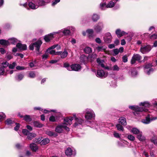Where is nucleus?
<instances>
[{"mask_svg": "<svg viewBox=\"0 0 157 157\" xmlns=\"http://www.w3.org/2000/svg\"><path fill=\"white\" fill-rule=\"evenodd\" d=\"M83 113L85 114V117L86 120V121L85 122L87 124H90L91 122L89 120L94 119L95 116L94 112L91 109H86L83 111Z\"/></svg>", "mask_w": 157, "mask_h": 157, "instance_id": "nucleus-1", "label": "nucleus"}, {"mask_svg": "<svg viewBox=\"0 0 157 157\" xmlns=\"http://www.w3.org/2000/svg\"><path fill=\"white\" fill-rule=\"evenodd\" d=\"M128 107L130 109L134 110L133 112L134 115L138 117L141 116L142 115V112H146L147 110V109L138 105H129Z\"/></svg>", "mask_w": 157, "mask_h": 157, "instance_id": "nucleus-2", "label": "nucleus"}, {"mask_svg": "<svg viewBox=\"0 0 157 157\" xmlns=\"http://www.w3.org/2000/svg\"><path fill=\"white\" fill-rule=\"evenodd\" d=\"M63 65L64 67L66 68L69 71H79L81 68L80 65L78 64H74L70 65L68 63H64Z\"/></svg>", "mask_w": 157, "mask_h": 157, "instance_id": "nucleus-3", "label": "nucleus"}, {"mask_svg": "<svg viewBox=\"0 0 157 157\" xmlns=\"http://www.w3.org/2000/svg\"><path fill=\"white\" fill-rule=\"evenodd\" d=\"M64 124L61 123L58 124L55 128V132L58 133H61L64 131L67 132L69 131V128Z\"/></svg>", "mask_w": 157, "mask_h": 157, "instance_id": "nucleus-4", "label": "nucleus"}, {"mask_svg": "<svg viewBox=\"0 0 157 157\" xmlns=\"http://www.w3.org/2000/svg\"><path fill=\"white\" fill-rule=\"evenodd\" d=\"M104 28V24L102 21H99L94 26V29L95 32L98 33L102 31Z\"/></svg>", "mask_w": 157, "mask_h": 157, "instance_id": "nucleus-5", "label": "nucleus"}, {"mask_svg": "<svg viewBox=\"0 0 157 157\" xmlns=\"http://www.w3.org/2000/svg\"><path fill=\"white\" fill-rule=\"evenodd\" d=\"M34 3L30 2L29 3V8L35 10L37 9L39 6H43V1L39 2H36L34 1Z\"/></svg>", "mask_w": 157, "mask_h": 157, "instance_id": "nucleus-6", "label": "nucleus"}, {"mask_svg": "<svg viewBox=\"0 0 157 157\" xmlns=\"http://www.w3.org/2000/svg\"><path fill=\"white\" fill-rule=\"evenodd\" d=\"M157 119V117H153L151 115L148 114L144 119L142 120V122L145 124H148L151 121Z\"/></svg>", "mask_w": 157, "mask_h": 157, "instance_id": "nucleus-7", "label": "nucleus"}, {"mask_svg": "<svg viewBox=\"0 0 157 157\" xmlns=\"http://www.w3.org/2000/svg\"><path fill=\"white\" fill-rule=\"evenodd\" d=\"M56 32H59V33H57V34L61 36H63V35L67 36L70 34V31L68 30L67 27L59 30Z\"/></svg>", "mask_w": 157, "mask_h": 157, "instance_id": "nucleus-8", "label": "nucleus"}, {"mask_svg": "<svg viewBox=\"0 0 157 157\" xmlns=\"http://www.w3.org/2000/svg\"><path fill=\"white\" fill-rule=\"evenodd\" d=\"M65 153L67 156H74L76 155V152L75 150H73L71 148L68 147L65 150Z\"/></svg>", "mask_w": 157, "mask_h": 157, "instance_id": "nucleus-9", "label": "nucleus"}, {"mask_svg": "<svg viewBox=\"0 0 157 157\" xmlns=\"http://www.w3.org/2000/svg\"><path fill=\"white\" fill-rule=\"evenodd\" d=\"M75 122L74 126L75 127L78 128L80 125H81L84 123V121L80 117H75Z\"/></svg>", "mask_w": 157, "mask_h": 157, "instance_id": "nucleus-10", "label": "nucleus"}, {"mask_svg": "<svg viewBox=\"0 0 157 157\" xmlns=\"http://www.w3.org/2000/svg\"><path fill=\"white\" fill-rule=\"evenodd\" d=\"M42 43V42L41 41L39 40L33 43L34 47L35 48V49L36 52V53L37 54H40V49Z\"/></svg>", "mask_w": 157, "mask_h": 157, "instance_id": "nucleus-11", "label": "nucleus"}, {"mask_svg": "<svg viewBox=\"0 0 157 157\" xmlns=\"http://www.w3.org/2000/svg\"><path fill=\"white\" fill-rule=\"evenodd\" d=\"M95 128L98 131L102 130V128L106 127V124L105 123L101 122H97L95 123Z\"/></svg>", "mask_w": 157, "mask_h": 157, "instance_id": "nucleus-12", "label": "nucleus"}, {"mask_svg": "<svg viewBox=\"0 0 157 157\" xmlns=\"http://www.w3.org/2000/svg\"><path fill=\"white\" fill-rule=\"evenodd\" d=\"M151 47L149 45L147 46H141L140 48V51L143 54H145L148 52L151 49Z\"/></svg>", "mask_w": 157, "mask_h": 157, "instance_id": "nucleus-13", "label": "nucleus"}, {"mask_svg": "<svg viewBox=\"0 0 157 157\" xmlns=\"http://www.w3.org/2000/svg\"><path fill=\"white\" fill-rule=\"evenodd\" d=\"M57 33H59L54 32L44 36V39L46 42H48L54 38V35Z\"/></svg>", "mask_w": 157, "mask_h": 157, "instance_id": "nucleus-14", "label": "nucleus"}, {"mask_svg": "<svg viewBox=\"0 0 157 157\" xmlns=\"http://www.w3.org/2000/svg\"><path fill=\"white\" fill-rule=\"evenodd\" d=\"M141 56L138 54H134L131 60V64H133L135 63L136 61H140L141 60Z\"/></svg>", "mask_w": 157, "mask_h": 157, "instance_id": "nucleus-15", "label": "nucleus"}, {"mask_svg": "<svg viewBox=\"0 0 157 157\" xmlns=\"http://www.w3.org/2000/svg\"><path fill=\"white\" fill-rule=\"evenodd\" d=\"M104 42L106 43H109L111 42L112 36L110 33H106L103 37Z\"/></svg>", "mask_w": 157, "mask_h": 157, "instance_id": "nucleus-16", "label": "nucleus"}, {"mask_svg": "<svg viewBox=\"0 0 157 157\" xmlns=\"http://www.w3.org/2000/svg\"><path fill=\"white\" fill-rule=\"evenodd\" d=\"M74 119V118L72 117H66L64 119V122L62 124H64V125L66 126L70 125L72 124V121Z\"/></svg>", "mask_w": 157, "mask_h": 157, "instance_id": "nucleus-17", "label": "nucleus"}, {"mask_svg": "<svg viewBox=\"0 0 157 157\" xmlns=\"http://www.w3.org/2000/svg\"><path fill=\"white\" fill-rule=\"evenodd\" d=\"M150 140L155 145L157 146V134L154 132H152Z\"/></svg>", "mask_w": 157, "mask_h": 157, "instance_id": "nucleus-18", "label": "nucleus"}, {"mask_svg": "<svg viewBox=\"0 0 157 157\" xmlns=\"http://www.w3.org/2000/svg\"><path fill=\"white\" fill-rule=\"evenodd\" d=\"M139 105L141 107L145 108L146 109V108H149L151 106V104L147 101H145L144 102H141L139 103ZM148 111V109H147Z\"/></svg>", "mask_w": 157, "mask_h": 157, "instance_id": "nucleus-19", "label": "nucleus"}, {"mask_svg": "<svg viewBox=\"0 0 157 157\" xmlns=\"http://www.w3.org/2000/svg\"><path fill=\"white\" fill-rule=\"evenodd\" d=\"M68 52L66 50H64L63 52H56V55L60 56V57L62 59H63L66 57L68 55Z\"/></svg>", "mask_w": 157, "mask_h": 157, "instance_id": "nucleus-20", "label": "nucleus"}, {"mask_svg": "<svg viewBox=\"0 0 157 157\" xmlns=\"http://www.w3.org/2000/svg\"><path fill=\"white\" fill-rule=\"evenodd\" d=\"M97 76L100 78L105 77V73L104 71L102 70H98L97 73Z\"/></svg>", "mask_w": 157, "mask_h": 157, "instance_id": "nucleus-21", "label": "nucleus"}, {"mask_svg": "<svg viewBox=\"0 0 157 157\" xmlns=\"http://www.w3.org/2000/svg\"><path fill=\"white\" fill-rule=\"evenodd\" d=\"M136 138L142 142H144L146 140V138L143 135V133L142 131L137 135Z\"/></svg>", "mask_w": 157, "mask_h": 157, "instance_id": "nucleus-22", "label": "nucleus"}, {"mask_svg": "<svg viewBox=\"0 0 157 157\" xmlns=\"http://www.w3.org/2000/svg\"><path fill=\"white\" fill-rule=\"evenodd\" d=\"M16 47L19 50H25L27 49V47L25 44H22L20 43L17 44Z\"/></svg>", "mask_w": 157, "mask_h": 157, "instance_id": "nucleus-23", "label": "nucleus"}, {"mask_svg": "<svg viewBox=\"0 0 157 157\" xmlns=\"http://www.w3.org/2000/svg\"><path fill=\"white\" fill-rule=\"evenodd\" d=\"M116 34L117 35L118 37H120L121 36L126 34L127 33L123 31H121L120 29H117L116 31Z\"/></svg>", "mask_w": 157, "mask_h": 157, "instance_id": "nucleus-24", "label": "nucleus"}, {"mask_svg": "<svg viewBox=\"0 0 157 157\" xmlns=\"http://www.w3.org/2000/svg\"><path fill=\"white\" fill-rule=\"evenodd\" d=\"M97 62L99 66H100L102 67L107 69V67H105L104 63V61L103 59H101L100 58H98L97 59Z\"/></svg>", "mask_w": 157, "mask_h": 157, "instance_id": "nucleus-25", "label": "nucleus"}, {"mask_svg": "<svg viewBox=\"0 0 157 157\" xmlns=\"http://www.w3.org/2000/svg\"><path fill=\"white\" fill-rule=\"evenodd\" d=\"M9 45L10 44H15L18 41V40L15 38H12L8 40Z\"/></svg>", "mask_w": 157, "mask_h": 157, "instance_id": "nucleus-26", "label": "nucleus"}, {"mask_svg": "<svg viewBox=\"0 0 157 157\" xmlns=\"http://www.w3.org/2000/svg\"><path fill=\"white\" fill-rule=\"evenodd\" d=\"M30 147L33 151H36L38 149L37 145L34 143H31L30 144Z\"/></svg>", "mask_w": 157, "mask_h": 157, "instance_id": "nucleus-27", "label": "nucleus"}, {"mask_svg": "<svg viewBox=\"0 0 157 157\" xmlns=\"http://www.w3.org/2000/svg\"><path fill=\"white\" fill-rule=\"evenodd\" d=\"M124 48L123 47H120L119 49L116 48L113 50V52L114 54L113 55L116 56L117 55L119 52H123Z\"/></svg>", "mask_w": 157, "mask_h": 157, "instance_id": "nucleus-28", "label": "nucleus"}, {"mask_svg": "<svg viewBox=\"0 0 157 157\" xmlns=\"http://www.w3.org/2000/svg\"><path fill=\"white\" fill-rule=\"evenodd\" d=\"M88 59L87 57L83 55H81L80 57L81 62L83 63L84 64H85L87 62Z\"/></svg>", "mask_w": 157, "mask_h": 157, "instance_id": "nucleus-29", "label": "nucleus"}, {"mask_svg": "<svg viewBox=\"0 0 157 157\" xmlns=\"http://www.w3.org/2000/svg\"><path fill=\"white\" fill-rule=\"evenodd\" d=\"M141 132V131L136 128H133L130 131V132L131 133L134 134L136 135H137Z\"/></svg>", "mask_w": 157, "mask_h": 157, "instance_id": "nucleus-30", "label": "nucleus"}, {"mask_svg": "<svg viewBox=\"0 0 157 157\" xmlns=\"http://www.w3.org/2000/svg\"><path fill=\"white\" fill-rule=\"evenodd\" d=\"M118 122L123 125H126L127 124L126 119L124 117H120L118 120Z\"/></svg>", "mask_w": 157, "mask_h": 157, "instance_id": "nucleus-31", "label": "nucleus"}, {"mask_svg": "<svg viewBox=\"0 0 157 157\" xmlns=\"http://www.w3.org/2000/svg\"><path fill=\"white\" fill-rule=\"evenodd\" d=\"M6 124L9 126L13 125L15 124V122L12 119L8 118L5 121Z\"/></svg>", "mask_w": 157, "mask_h": 157, "instance_id": "nucleus-32", "label": "nucleus"}, {"mask_svg": "<svg viewBox=\"0 0 157 157\" xmlns=\"http://www.w3.org/2000/svg\"><path fill=\"white\" fill-rule=\"evenodd\" d=\"M128 142L125 140H122L120 142H118V145L121 147H124L128 145Z\"/></svg>", "mask_w": 157, "mask_h": 157, "instance_id": "nucleus-33", "label": "nucleus"}, {"mask_svg": "<svg viewBox=\"0 0 157 157\" xmlns=\"http://www.w3.org/2000/svg\"><path fill=\"white\" fill-rule=\"evenodd\" d=\"M46 133L51 136L56 137L58 136V134L56 132L51 131H47L46 132Z\"/></svg>", "mask_w": 157, "mask_h": 157, "instance_id": "nucleus-34", "label": "nucleus"}, {"mask_svg": "<svg viewBox=\"0 0 157 157\" xmlns=\"http://www.w3.org/2000/svg\"><path fill=\"white\" fill-rule=\"evenodd\" d=\"M54 48H51V47L49 48L47 50V52L48 53H49L50 54L52 55H56V52L55 50H53Z\"/></svg>", "mask_w": 157, "mask_h": 157, "instance_id": "nucleus-35", "label": "nucleus"}, {"mask_svg": "<svg viewBox=\"0 0 157 157\" xmlns=\"http://www.w3.org/2000/svg\"><path fill=\"white\" fill-rule=\"evenodd\" d=\"M27 135V139L29 140H32L36 136V134L34 133H29Z\"/></svg>", "mask_w": 157, "mask_h": 157, "instance_id": "nucleus-36", "label": "nucleus"}, {"mask_svg": "<svg viewBox=\"0 0 157 157\" xmlns=\"http://www.w3.org/2000/svg\"><path fill=\"white\" fill-rule=\"evenodd\" d=\"M99 16L96 14H94L92 17V19L94 22L97 21L99 19Z\"/></svg>", "mask_w": 157, "mask_h": 157, "instance_id": "nucleus-37", "label": "nucleus"}, {"mask_svg": "<svg viewBox=\"0 0 157 157\" xmlns=\"http://www.w3.org/2000/svg\"><path fill=\"white\" fill-rule=\"evenodd\" d=\"M0 44L4 46H8L9 45L8 40H6L4 39L0 40Z\"/></svg>", "mask_w": 157, "mask_h": 157, "instance_id": "nucleus-38", "label": "nucleus"}, {"mask_svg": "<svg viewBox=\"0 0 157 157\" xmlns=\"http://www.w3.org/2000/svg\"><path fill=\"white\" fill-rule=\"evenodd\" d=\"M84 51L86 53L89 54L92 52V49L89 47H86L83 49Z\"/></svg>", "mask_w": 157, "mask_h": 157, "instance_id": "nucleus-39", "label": "nucleus"}, {"mask_svg": "<svg viewBox=\"0 0 157 157\" xmlns=\"http://www.w3.org/2000/svg\"><path fill=\"white\" fill-rule=\"evenodd\" d=\"M23 119L25 121L27 122H30L32 121V118L30 115H25L24 116Z\"/></svg>", "mask_w": 157, "mask_h": 157, "instance_id": "nucleus-40", "label": "nucleus"}, {"mask_svg": "<svg viewBox=\"0 0 157 157\" xmlns=\"http://www.w3.org/2000/svg\"><path fill=\"white\" fill-rule=\"evenodd\" d=\"M50 141V140L48 138L44 139L41 141V144L45 145L48 143Z\"/></svg>", "mask_w": 157, "mask_h": 157, "instance_id": "nucleus-41", "label": "nucleus"}, {"mask_svg": "<svg viewBox=\"0 0 157 157\" xmlns=\"http://www.w3.org/2000/svg\"><path fill=\"white\" fill-rule=\"evenodd\" d=\"M97 56L96 54H92L90 56L89 60L91 62L93 61L94 59L96 58Z\"/></svg>", "mask_w": 157, "mask_h": 157, "instance_id": "nucleus-42", "label": "nucleus"}, {"mask_svg": "<svg viewBox=\"0 0 157 157\" xmlns=\"http://www.w3.org/2000/svg\"><path fill=\"white\" fill-rule=\"evenodd\" d=\"M35 127L38 128H41L43 126V124L38 121H35L34 122Z\"/></svg>", "mask_w": 157, "mask_h": 157, "instance_id": "nucleus-43", "label": "nucleus"}, {"mask_svg": "<svg viewBox=\"0 0 157 157\" xmlns=\"http://www.w3.org/2000/svg\"><path fill=\"white\" fill-rule=\"evenodd\" d=\"M131 73L132 76L133 77H136L138 74L136 70L135 69H133L131 71Z\"/></svg>", "mask_w": 157, "mask_h": 157, "instance_id": "nucleus-44", "label": "nucleus"}, {"mask_svg": "<svg viewBox=\"0 0 157 157\" xmlns=\"http://www.w3.org/2000/svg\"><path fill=\"white\" fill-rule=\"evenodd\" d=\"M86 33L88 34L90 37H92L93 33V30L91 29H87L86 31Z\"/></svg>", "mask_w": 157, "mask_h": 157, "instance_id": "nucleus-45", "label": "nucleus"}, {"mask_svg": "<svg viewBox=\"0 0 157 157\" xmlns=\"http://www.w3.org/2000/svg\"><path fill=\"white\" fill-rule=\"evenodd\" d=\"M115 5V3L114 2L111 1L109 2L107 4V5L106 6L107 8H111L113 7Z\"/></svg>", "mask_w": 157, "mask_h": 157, "instance_id": "nucleus-46", "label": "nucleus"}, {"mask_svg": "<svg viewBox=\"0 0 157 157\" xmlns=\"http://www.w3.org/2000/svg\"><path fill=\"white\" fill-rule=\"evenodd\" d=\"M107 5L106 3H101L100 5V8L102 10H104L107 8Z\"/></svg>", "mask_w": 157, "mask_h": 157, "instance_id": "nucleus-47", "label": "nucleus"}, {"mask_svg": "<svg viewBox=\"0 0 157 157\" xmlns=\"http://www.w3.org/2000/svg\"><path fill=\"white\" fill-rule=\"evenodd\" d=\"M24 77V75L22 74H19L17 75L16 79L18 81H21L22 79Z\"/></svg>", "mask_w": 157, "mask_h": 157, "instance_id": "nucleus-48", "label": "nucleus"}, {"mask_svg": "<svg viewBox=\"0 0 157 157\" xmlns=\"http://www.w3.org/2000/svg\"><path fill=\"white\" fill-rule=\"evenodd\" d=\"M127 138L129 140L132 141H134L135 139V136L130 134L128 135Z\"/></svg>", "mask_w": 157, "mask_h": 157, "instance_id": "nucleus-49", "label": "nucleus"}, {"mask_svg": "<svg viewBox=\"0 0 157 157\" xmlns=\"http://www.w3.org/2000/svg\"><path fill=\"white\" fill-rule=\"evenodd\" d=\"M96 49L98 52H102L105 50V48L103 46H98L96 48Z\"/></svg>", "mask_w": 157, "mask_h": 157, "instance_id": "nucleus-50", "label": "nucleus"}, {"mask_svg": "<svg viewBox=\"0 0 157 157\" xmlns=\"http://www.w3.org/2000/svg\"><path fill=\"white\" fill-rule=\"evenodd\" d=\"M154 71V70L152 68H150L148 70L147 69L144 70V72L148 75H149L150 74L152 73Z\"/></svg>", "mask_w": 157, "mask_h": 157, "instance_id": "nucleus-51", "label": "nucleus"}, {"mask_svg": "<svg viewBox=\"0 0 157 157\" xmlns=\"http://www.w3.org/2000/svg\"><path fill=\"white\" fill-rule=\"evenodd\" d=\"M36 77V74L34 71H30L29 73V77L30 78H34Z\"/></svg>", "mask_w": 157, "mask_h": 157, "instance_id": "nucleus-52", "label": "nucleus"}, {"mask_svg": "<svg viewBox=\"0 0 157 157\" xmlns=\"http://www.w3.org/2000/svg\"><path fill=\"white\" fill-rule=\"evenodd\" d=\"M116 126L117 130H118L122 131H124V129L123 127L120 124H117Z\"/></svg>", "mask_w": 157, "mask_h": 157, "instance_id": "nucleus-53", "label": "nucleus"}, {"mask_svg": "<svg viewBox=\"0 0 157 157\" xmlns=\"http://www.w3.org/2000/svg\"><path fill=\"white\" fill-rule=\"evenodd\" d=\"M17 65L16 63L13 62L12 63L9 64V67L10 69H13Z\"/></svg>", "mask_w": 157, "mask_h": 157, "instance_id": "nucleus-54", "label": "nucleus"}, {"mask_svg": "<svg viewBox=\"0 0 157 157\" xmlns=\"http://www.w3.org/2000/svg\"><path fill=\"white\" fill-rule=\"evenodd\" d=\"M6 117L5 114L3 112H0V122L2 121Z\"/></svg>", "mask_w": 157, "mask_h": 157, "instance_id": "nucleus-55", "label": "nucleus"}, {"mask_svg": "<svg viewBox=\"0 0 157 157\" xmlns=\"http://www.w3.org/2000/svg\"><path fill=\"white\" fill-rule=\"evenodd\" d=\"M112 70L113 71H118L119 70L120 68L117 65H115L112 67Z\"/></svg>", "mask_w": 157, "mask_h": 157, "instance_id": "nucleus-56", "label": "nucleus"}, {"mask_svg": "<svg viewBox=\"0 0 157 157\" xmlns=\"http://www.w3.org/2000/svg\"><path fill=\"white\" fill-rule=\"evenodd\" d=\"M157 99H153L152 101V104L155 107L157 111Z\"/></svg>", "mask_w": 157, "mask_h": 157, "instance_id": "nucleus-57", "label": "nucleus"}, {"mask_svg": "<svg viewBox=\"0 0 157 157\" xmlns=\"http://www.w3.org/2000/svg\"><path fill=\"white\" fill-rule=\"evenodd\" d=\"M16 69L19 71L23 70L26 69V68L23 66H17L16 67Z\"/></svg>", "mask_w": 157, "mask_h": 157, "instance_id": "nucleus-58", "label": "nucleus"}, {"mask_svg": "<svg viewBox=\"0 0 157 157\" xmlns=\"http://www.w3.org/2000/svg\"><path fill=\"white\" fill-rule=\"evenodd\" d=\"M150 38L151 40H153L157 38V34H154L151 35L150 36Z\"/></svg>", "mask_w": 157, "mask_h": 157, "instance_id": "nucleus-59", "label": "nucleus"}, {"mask_svg": "<svg viewBox=\"0 0 157 157\" xmlns=\"http://www.w3.org/2000/svg\"><path fill=\"white\" fill-rule=\"evenodd\" d=\"M56 48L57 50H59L61 48V47L59 45L56 44L53 45L51 46V48Z\"/></svg>", "mask_w": 157, "mask_h": 157, "instance_id": "nucleus-60", "label": "nucleus"}, {"mask_svg": "<svg viewBox=\"0 0 157 157\" xmlns=\"http://www.w3.org/2000/svg\"><path fill=\"white\" fill-rule=\"evenodd\" d=\"M16 125V126L14 127V129L15 131H17L19 129L20 126L19 124L18 123H15V124H13V125Z\"/></svg>", "mask_w": 157, "mask_h": 157, "instance_id": "nucleus-61", "label": "nucleus"}, {"mask_svg": "<svg viewBox=\"0 0 157 157\" xmlns=\"http://www.w3.org/2000/svg\"><path fill=\"white\" fill-rule=\"evenodd\" d=\"M68 29L70 30V33L71 32H73L75 30V28L72 26H68L67 27Z\"/></svg>", "mask_w": 157, "mask_h": 157, "instance_id": "nucleus-62", "label": "nucleus"}, {"mask_svg": "<svg viewBox=\"0 0 157 157\" xmlns=\"http://www.w3.org/2000/svg\"><path fill=\"white\" fill-rule=\"evenodd\" d=\"M60 0H54L52 1V6H54L55 5H56L58 3L60 2Z\"/></svg>", "mask_w": 157, "mask_h": 157, "instance_id": "nucleus-63", "label": "nucleus"}, {"mask_svg": "<svg viewBox=\"0 0 157 157\" xmlns=\"http://www.w3.org/2000/svg\"><path fill=\"white\" fill-rule=\"evenodd\" d=\"M2 66H3V67L4 68L9 66V63L7 62H5L2 63Z\"/></svg>", "mask_w": 157, "mask_h": 157, "instance_id": "nucleus-64", "label": "nucleus"}]
</instances>
